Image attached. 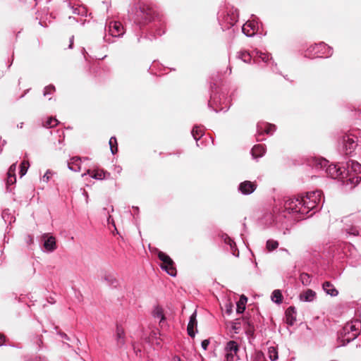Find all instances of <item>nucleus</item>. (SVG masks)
Wrapping results in <instances>:
<instances>
[{"label": "nucleus", "mask_w": 361, "mask_h": 361, "mask_svg": "<svg viewBox=\"0 0 361 361\" xmlns=\"http://www.w3.org/2000/svg\"><path fill=\"white\" fill-rule=\"evenodd\" d=\"M322 195V191L315 190L307 192L305 196L288 198L284 203V209L290 214H307L319 205Z\"/></svg>", "instance_id": "nucleus-1"}, {"label": "nucleus", "mask_w": 361, "mask_h": 361, "mask_svg": "<svg viewBox=\"0 0 361 361\" xmlns=\"http://www.w3.org/2000/svg\"><path fill=\"white\" fill-rule=\"evenodd\" d=\"M314 166L317 169L325 170L327 176L333 179H338L343 185L350 186L352 189L360 183V178L357 176L349 177V171H346L345 166L329 164V161L324 158H315Z\"/></svg>", "instance_id": "nucleus-2"}, {"label": "nucleus", "mask_w": 361, "mask_h": 361, "mask_svg": "<svg viewBox=\"0 0 361 361\" xmlns=\"http://www.w3.org/2000/svg\"><path fill=\"white\" fill-rule=\"evenodd\" d=\"M130 21L133 23H142L146 21L161 22L164 20V16L161 11L157 7L149 6L141 2L135 3L128 10Z\"/></svg>", "instance_id": "nucleus-3"}, {"label": "nucleus", "mask_w": 361, "mask_h": 361, "mask_svg": "<svg viewBox=\"0 0 361 361\" xmlns=\"http://www.w3.org/2000/svg\"><path fill=\"white\" fill-rule=\"evenodd\" d=\"M332 49L324 42L315 44L308 47L305 56L308 58L329 57L332 55Z\"/></svg>", "instance_id": "nucleus-4"}, {"label": "nucleus", "mask_w": 361, "mask_h": 361, "mask_svg": "<svg viewBox=\"0 0 361 361\" xmlns=\"http://www.w3.org/2000/svg\"><path fill=\"white\" fill-rule=\"evenodd\" d=\"M252 57H257L265 63H267L271 59V57H270L268 53H264L257 49L253 51L252 55L246 51H241L238 53V58L245 63H250Z\"/></svg>", "instance_id": "nucleus-5"}, {"label": "nucleus", "mask_w": 361, "mask_h": 361, "mask_svg": "<svg viewBox=\"0 0 361 361\" xmlns=\"http://www.w3.org/2000/svg\"><path fill=\"white\" fill-rule=\"evenodd\" d=\"M158 257L163 262L161 269L165 270L170 276H176V269L172 259L168 255L161 251L158 252Z\"/></svg>", "instance_id": "nucleus-6"}, {"label": "nucleus", "mask_w": 361, "mask_h": 361, "mask_svg": "<svg viewBox=\"0 0 361 361\" xmlns=\"http://www.w3.org/2000/svg\"><path fill=\"white\" fill-rule=\"evenodd\" d=\"M358 146V137L355 134H348L343 137V147L345 154H351Z\"/></svg>", "instance_id": "nucleus-7"}, {"label": "nucleus", "mask_w": 361, "mask_h": 361, "mask_svg": "<svg viewBox=\"0 0 361 361\" xmlns=\"http://www.w3.org/2000/svg\"><path fill=\"white\" fill-rule=\"evenodd\" d=\"M218 20L223 23H238L239 11L233 7L227 8L219 13Z\"/></svg>", "instance_id": "nucleus-8"}, {"label": "nucleus", "mask_w": 361, "mask_h": 361, "mask_svg": "<svg viewBox=\"0 0 361 361\" xmlns=\"http://www.w3.org/2000/svg\"><path fill=\"white\" fill-rule=\"evenodd\" d=\"M225 357L226 361H234L239 359L238 353L239 346L234 341H228L225 346Z\"/></svg>", "instance_id": "nucleus-9"}, {"label": "nucleus", "mask_w": 361, "mask_h": 361, "mask_svg": "<svg viewBox=\"0 0 361 361\" xmlns=\"http://www.w3.org/2000/svg\"><path fill=\"white\" fill-rule=\"evenodd\" d=\"M361 330V321L358 319L353 320L350 322L345 324L344 326V331H351L350 337L348 338V341L355 340L360 334Z\"/></svg>", "instance_id": "nucleus-10"}, {"label": "nucleus", "mask_w": 361, "mask_h": 361, "mask_svg": "<svg viewBox=\"0 0 361 361\" xmlns=\"http://www.w3.org/2000/svg\"><path fill=\"white\" fill-rule=\"evenodd\" d=\"M105 32L109 34V36L118 37L122 36L125 30L123 24H108L105 26Z\"/></svg>", "instance_id": "nucleus-11"}, {"label": "nucleus", "mask_w": 361, "mask_h": 361, "mask_svg": "<svg viewBox=\"0 0 361 361\" xmlns=\"http://www.w3.org/2000/svg\"><path fill=\"white\" fill-rule=\"evenodd\" d=\"M68 6L69 7V9L72 11V13L77 16H80L81 17L75 18V16H69V19L73 18L76 23H85L86 20L82 19V17L84 16H86L87 11L85 7L83 6H78L74 7L71 6L70 3L68 4Z\"/></svg>", "instance_id": "nucleus-12"}, {"label": "nucleus", "mask_w": 361, "mask_h": 361, "mask_svg": "<svg viewBox=\"0 0 361 361\" xmlns=\"http://www.w3.org/2000/svg\"><path fill=\"white\" fill-rule=\"evenodd\" d=\"M257 188L255 182L245 180L240 183L238 191L243 195H247L252 194Z\"/></svg>", "instance_id": "nucleus-13"}, {"label": "nucleus", "mask_w": 361, "mask_h": 361, "mask_svg": "<svg viewBox=\"0 0 361 361\" xmlns=\"http://www.w3.org/2000/svg\"><path fill=\"white\" fill-rule=\"evenodd\" d=\"M44 240L43 246L46 251L52 252L56 249V238L49 233H44L42 235Z\"/></svg>", "instance_id": "nucleus-14"}, {"label": "nucleus", "mask_w": 361, "mask_h": 361, "mask_svg": "<svg viewBox=\"0 0 361 361\" xmlns=\"http://www.w3.org/2000/svg\"><path fill=\"white\" fill-rule=\"evenodd\" d=\"M345 165L346 171H349V176L348 178L353 176L358 177L357 173L361 172V164L360 163L353 160H350ZM359 178H360V176Z\"/></svg>", "instance_id": "nucleus-15"}, {"label": "nucleus", "mask_w": 361, "mask_h": 361, "mask_svg": "<svg viewBox=\"0 0 361 361\" xmlns=\"http://www.w3.org/2000/svg\"><path fill=\"white\" fill-rule=\"evenodd\" d=\"M257 133L263 134L265 133L267 135H271L276 130V126L267 123H259L257 126Z\"/></svg>", "instance_id": "nucleus-16"}, {"label": "nucleus", "mask_w": 361, "mask_h": 361, "mask_svg": "<svg viewBox=\"0 0 361 361\" xmlns=\"http://www.w3.org/2000/svg\"><path fill=\"white\" fill-rule=\"evenodd\" d=\"M197 313L194 312L191 316L190 317V320L187 326V331L190 336L195 337V328H197Z\"/></svg>", "instance_id": "nucleus-17"}, {"label": "nucleus", "mask_w": 361, "mask_h": 361, "mask_svg": "<svg viewBox=\"0 0 361 361\" xmlns=\"http://www.w3.org/2000/svg\"><path fill=\"white\" fill-rule=\"evenodd\" d=\"M259 29V24H243L242 32L247 37H252Z\"/></svg>", "instance_id": "nucleus-18"}, {"label": "nucleus", "mask_w": 361, "mask_h": 361, "mask_svg": "<svg viewBox=\"0 0 361 361\" xmlns=\"http://www.w3.org/2000/svg\"><path fill=\"white\" fill-rule=\"evenodd\" d=\"M16 167H17L16 163H13L8 169V171L7 172V180H6L7 186L14 184L16 181Z\"/></svg>", "instance_id": "nucleus-19"}, {"label": "nucleus", "mask_w": 361, "mask_h": 361, "mask_svg": "<svg viewBox=\"0 0 361 361\" xmlns=\"http://www.w3.org/2000/svg\"><path fill=\"white\" fill-rule=\"evenodd\" d=\"M351 331H348V332L344 331V326L342 330L340 331L338 337V340L340 342L338 346H344L346 344L349 343L351 341H348V338L350 337Z\"/></svg>", "instance_id": "nucleus-20"}, {"label": "nucleus", "mask_w": 361, "mask_h": 361, "mask_svg": "<svg viewBox=\"0 0 361 361\" xmlns=\"http://www.w3.org/2000/svg\"><path fill=\"white\" fill-rule=\"evenodd\" d=\"M81 159L78 157H74L68 162V167L73 171H79L80 170Z\"/></svg>", "instance_id": "nucleus-21"}, {"label": "nucleus", "mask_w": 361, "mask_h": 361, "mask_svg": "<svg viewBox=\"0 0 361 361\" xmlns=\"http://www.w3.org/2000/svg\"><path fill=\"white\" fill-rule=\"evenodd\" d=\"M300 300L303 302H312L316 298V293L308 289L300 295Z\"/></svg>", "instance_id": "nucleus-22"}, {"label": "nucleus", "mask_w": 361, "mask_h": 361, "mask_svg": "<svg viewBox=\"0 0 361 361\" xmlns=\"http://www.w3.org/2000/svg\"><path fill=\"white\" fill-rule=\"evenodd\" d=\"M296 312L293 307H289L286 311V322L288 325H293L295 320Z\"/></svg>", "instance_id": "nucleus-23"}, {"label": "nucleus", "mask_w": 361, "mask_h": 361, "mask_svg": "<svg viewBox=\"0 0 361 361\" xmlns=\"http://www.w3.org/2000/svg\"><path fill=\"white\" fill-rule=\"evenodd\" d=\"M264 153L265 147L262 145H256L252 147L251 150V154L254 159H257L262 157Z\"/></svg>", "instance_id": "nucleus-24"}, {"label": "nucleus", "mask_w": 361, "mask_h": 361, "mask_svg": "<svg viewBox=\"0 0 361 361\" xmlns=\"http://www.w3.org/2000/svg\"><path fill=\"white\" fill-rule=\"evenodd\" d=\"M90 174L92 178L97 179V180H102L106 178V172L103 170H97V171H90L87 170V173H85L82 176H84L86 174Z\"/></svg>", "instance_id": "nucleus-25"}, {"label": "nucleus", "mask_w": 361, "mask_h": 361, "mask_svg": "<svg viewBox=\"0 0 361 361\" xmlns=\"http://www.w3.org/2000/svg\"><path fill=\"white\" fill-rule=\"evenodd\" d=\"M322 288L326 294L331 296H336L338 294V291L329 281H325L323 283Z\"/></svg>", "instance_id": "nucleus-26"}, {"label": "nucleus", "mask_w": 361, "mask_h": 361, "mask_svg": "<svg viewBox=\"0 0 361 361\" xmlns=\"http://www.w3.org/2000/svg\"><path fill=\"white\" fill-rule=\"evenodd\" d=\"M118 345H123L125 343V332L122 327L117 326L116 332Z\"/></svg>", "instance_id": "nucleus-27"}, {"label": "nucleus", "mask_w": 361, "mask_h": 361, "mask_svg": "<svg viewBox=\"0 0 361 361\" xmlns=\"http://www.w3.org/2000/svg\"><path fill=\"white\" fill-rule=\"evenodd\" d=\"M37 20H39V23H51L52 20V15L49 13L47 11H44L43 13H37Z\"/></svg>", "instance_id": "nucleus-28"}, {"label": "nucleus", "mask_w": 361, "mask_h": 361, "mask_svg": "<svg viewBox=\"0 0 361 361\" xmlns=\"http://www.w3.org/2000/svg\"><path fill=\"white\" fill-rule=\"evenodd\" d=\"M103 280L106 281L109 286H116L118 281L114 274L106 273L102 277Z\"/></svg>", "instance_id": "nucleus-29"}, {"label": "nucleus", "mask_w": 361, "mask_h": 361, "mask_svg": "<svg viewBox=\"0 0 361 361\" xmlns=\"http://www.w3.org/2000/svg\"><path fill=\"white\" fill-rule=\"evenodd\" d=\"M247 301V298L245 295H242L240 298V300H238V302L236 304V305H237V308H236L237 313L241 314V313H243L244 312V310L245 309V304H246Z\"/></svg>", "instance_id": "nucleus-30"}, {"label": "nucleus", "mask_w": 361, "mask_h": 361, "mask_svg": "<svg viewBox=\"0 0 361 361\" xmlns=\"http://www.w3.org/2000/svg\"><path fill=\"white\" fill-rule=\"evenodd\" d=\"M216 97H213L212 96L211 97V100L209 102V106L210 107H212L213 109L216 111V112H218L219 111H226L227 109H228V107L226 106V107H221L219 109H218V104H217V101L216 100Z\"/></svg>", "instance_id": "nucleus-31"}, {"label": "nucleus", "mask_w": 361, "mask_h": 361, "mask_svg": "<svg viewBox=\"0 0 361 361\" xmlns=\"http://www.w3.org/2000/svg\"><path fill=\"white\" fill-rule=\"evenodd\" d=\"M191 133L194 139L197 142V140L203 135V130L200 127L195 126L192 130ZM197 145L199 146L197 142Z\"/></svg>", "instance_id": "nucleus-32"}, {"label": "nucleus", "mask_w": 361, "mask_h": 361, "mask_svg": "<svg viewBox=\"0 0 361 361\" xmlns=\"http://www.w3.org/2000/svg\"><path fill=\"white\" fill-rule=\"evenodd\" d=\"M271 300L277 304L282 302V294L279 290H274L271 294Z\"/></svg>", "instance_id": "nucleus-33"}, {"label": "nucleus", "mask_w": 361, "mask_h": 361, "mask_svg": "<svg viewBox=\"0 0 361 361\" xmlns=\"http://www.w3.org/2000/svg\"><path fill=\"white\" fill-rule=\"evenodd\" d=\"M279 246V243L274 240H268L266 243V247L268 251L271 252L276 250Z\"/></svg>", "instance_id": "nucleus-34"}, {"label": "nucleus", "mask_w": 361, "mask_h": 361, "mask_svg": "<svg viewBox=\"0 0 361 361\" xmlns=\"http://www.w3.org/2000/svg\"><path fill=\"white\" fill-rule=\"evenodd\" d=\"M109 146L111 149V152L113 154L117 152V141L115 137H111L109 140Z\"/></svg>", "instance_id": "nucleus-35"}, {"label": "nucleus", "mask_w": 361, "mask_h": 361, "mask_svg": "<svg viewBox=\"0 0 361 361\" xmlns=\"http://www.w3.org/2000/svg\"><path fill=\"white\" fill-rule=\"evenodd\" d=\"M268 354L271 361H275L278 359V352L274 347L269 348Z\"/></svg>", "instance_id": "nucleus-36"}, {"label": "nucleus", "mask_w": 361, "mask_h": 361, "mask_svg": "<svg viewBox=\"0 0 361 361\" xmlns=\"http://www.w3.org/2000/svg\"><path fill=\"white\" fill-rule=\"evenodd\" d=\"M58 124L57 119L54 118H49L47 120V121L44 123V126L46 128H53Z\"/></svg>", "instance_id": "nucleus-37"}, {"label": "nucleus", "mask_w": 361, "mask_h": 361, "mask_svg": "<svg viewBox=\"0 0 361 361\" xmlns=\"http://www.w3.org/2000/svg\"><path fill=\"white\" fill-rule=\"evenodd\" d=\"M300 279L302 283L305 286H308L310 283V276L306 273H302L300 276Z\"/></svg>", "instance_id": "nucleus-38"}, {"label": "nucleus", "mask_w": 361, "mask_h": 361, "mask_svg": "<svg viewBox=\"0 0 361 361\" xmlns=\"http://www.w3.org/2000/svg\"><path fill=\"white\" fill-rule=\"evenodd\" d=\"M28 166H29V163L27 161H23L21 163L20 171V177H23V176L25 175V173H27V171Z\"/></svg>", "instance_id": "nucleus-39"}, {"label": "nucleus", "mask_w": 361, "mask_h": 361, "mask_svg": "<svg viewBox=\"0 0 361 361\" xmlns=\"http://www.w3.org/2000/svg\"><path fill=\"white\" fill-rule=\"evenodd\" d=\"M154 316L155 318L160 319V322L164 319V316L161 308H156L154 312Z\"/></svg>", "instance_id": "nucleus-40"}, {"label": "nucleus", "mask_w": 361, "mask_h": 361, "mask_svg": "<svg viewBox=\"0 0 361 361\" xmlns=\"http://www.w3.org/2000/svg\"><path fill=\"white\" fill-rule=\"evenodd\" d=\"M55 92V87L52 85H49L44 87V96L46 97L49 94H51Z\"/></svg>", "instance_id": "nucleus-41"}, {"label": "nucleus", "mask_w": 361, "mask_h": 361, "mask_svg": "<svg viewBox=\"0 0 361 361\" xmlns=\"http://www.w3.org/2000/svg\"><path fill=\"white\" fill-rule=\"evenodd\" d=\"M223 238L225 243L230 246L231 250H233V245L235 246V242L227 235H224Z\"/></svg>", "instance_id": "nucleus-42"}, {"label": "nucleus", "mask_w": 361, "mask_h": 361, "mask_svg": "<svg viewBox=\"0 0 361 361\" xmlns=\"http://www.w3.org/2000/svg\"><path fill=\"white\" fill-rule=\"evenodd\" d=\"M245 20L246 23H258V21L259 20V17H257L256 15H254V14H252L250 16V18L249 19H247V20Z\"/></svg>", "instance_id": "nucleus-43"}, {"label": "nucleus", "mask_w": 361, "mask_h": 361, "mask_svg": "<svg viewBox=\"0 0 361 361\" xmlns=\"http://www.w3.org/2000/svg\"><path fill=\"white\" fill-rule=\"evenodd\" d=\"M346 231H347V233L350 235H358V231L357 230L356 228H351L349 230L346 229Z\"/></svg>", "instance_id": "nucleus-44"}, {"label": "nucleus", "mask_w": 361, "mask_h": 361, "mask_svg": "<svg viewBox=\"0 0 361 361\" xmlns=\"http://www.w3.org/2000/svg\"><path fill=\"white\" fill-rule=\"evenodd\" d=\"M209 344V341L207 339H205L202 341L201 345L204 350H207Z\"/></svg>", "instance_id": "nucleus-45"}, {"label": "nucleus", "mask_w": 361, "mask_h": 361, "mask_svg": "<svg viewBox=\"0 0 361 361\" xmlns=\"http://www.w3.org/2000/svg\"><path fill=\"white\" fill-rule=\"evenodd\" d=\"M49 173H50L49 171H47L46 172V173L43 176V177H42V180H43L44 181H45V182H48V181H49V178H50Z\"/></svg>", "instance_id": "nucleus-46"}, {"label": "nucleus", "mask_w": 361, "mask_h": 361, "mask_svg": "<svg viewBox=\"0 0 361 361\" xmlns=\"http://www.w3.org/2000/svg\"><path fill=\"white\" fill-rule=\"evenodd\" d=\"M231 251L232 252V254L235 256V257H238V255H239V252L238 250H237L236 248V245H235V246L233 245V250H231Z\"/></svg>", "instance_id": "nucleus-47"}, {"label": "nucleus", "mask_w": 361, "mask_h": 361, "mask_svg": "<svg viewBox=\"0 0 361 361\" xmlns=\"http://www.w3.org/2000/svg\"><path fill=\"white\" fill-rule=\"evenodd\" d=\"M36 342L37 345H39V348L41 347V344L42 343V336L37 337Z\"/></svg>", "instance_id": "nucleus-48"}, {"label": "nucleus", "mask_w": 361, "mask_h": 361, "mask_svg": "<svg viewBox=\"0 0 361 361\" xmlns=\"http://www.w3.org/2000/svg\"><path fill=\"white\" fill-rule=\"evenodd\" d=\"M107 221H108V224H113L114 226V219H112L111 216V215H109L108 218H107Z\"/></svg>", "instance_id": "nucleus-49"}, {"label": "nucleus", "mask_w": 361, "mask_h": 361, "mask_svg": "<svg viewBox=\"0 0 361 361\" xmlns=\"http://www.w3.org/2000/svg\"><path fill=\"white\" fill-rule=\"evenodd\" d=\"M73 39H74V36H72V37L70 38V44H69V48H70V49H72V48H73Z\"/></svg>", "instance_id": "nucleus-50"}, {"label": "nucleus", "mask_w": 361, "mask_h": 361, "mask_svg": "<svg viewBox=\"0 0 361 361\" xmlns=\"http://www.w3.org/2000/svg\"><path fill=\"white\" fill-rule=\"evenodd\" d=\"M114 170H115L116 172L119 173H121L122 169L119 166H116L115 168H114Z\"/></svg>", "instance_id": "nucleus-51"}, {"label": "nucleus", "mask_w": 361, "mask_h": 361, "mask_svg": "<svg viewBox=\"0 0 361 361\" xmlns=\"http://www.w3.org/2000/svg\"><path fill=\"white\" fill-rule=\"evenodd\" d=\"M4 343V336L0 334V345H2Z\"/></svg>", "instance_id": "nucleus-52"}, {"label": "nucleus", "mask_w": 361, "mask_h": 361, "mask_svg": "<svg viewBox=\"0 0 361 361\" xmlns=\"http://www.w3.org/2000/svg\"><path fill=\"white\" fill-rule=\"evenodd\" d=\"M60 335H61V336L63 338H65V339H67V340H68V339H69V338H68V336H67L66 334H64V333H61V334H60Z\"/></svg>", "instance_id": "nucleus-53"}, {"label": "nucleus", "mask_w": 361, "mask_h": 361, "mask_svg": "<svg viewBox=\"0 0 361 361\" xmlns=\"http://www.w3.org/2000/svg\"><path fill=\"white\" fill-rule=\"evenodd\" d=\"M358 137V145H360L361 146V132L359 133V136Z\"/></svg>", "instance_id": "nucleus-54"}, {"label": "nucleus", "mask_w": 361, "mask_h": 361, "mask_svg": "<svg viewBox=\"0 0 361 361\" xmlns=\"http://www.w3.org/2000/svg\"><path fill=\"white\" fill-rule=\"evenodd\" d=\"M174 361H184V360H182L180 357H175Z\"/></svg>", "instance_id": "nucleus-55"}, {"label": "nucleus", "mask_w": 361, "mask_h": 361, "mask_svg": "<svg viewBox=\"0 0 361 361\" xmlns=\"http://www.w3.org/2000/svg\"><path fill=\"white\" fill-rule=\"evenodd\" d=\"M23 123H20V124H18L17 126H18V128H23Z\"/></svg>", "instance_id": "nucleus-56"}, {"label": "nucleus", "mask_w": 361, "mask_h": 361, "mask_svg": "<svg viewBox=\"0 0 361 361\" xmlns=\"http://www.w3.org/2000/svg\"><path fill=\"white\" fill-rule=\"evenodd\" d=\"M104 212H106L108 214H109L110 211L107 210L106 208H104Z\"/></svg>", "instance_id": "nucleus-57"}, {"label": "nucleus", "mask_w": 361, "mask_h": 361, "mask_svg": "<svg viewBox=\"0 0 361 361\" xmlns=\"http://www.w3.org/2000/svg\"><path fill=\"white\" fill-rule=\"evenodd\" d=\"M104 39H105L106 41H107V40H109V39H107V35H106L104 36Z\"/></svg>", "instance_id": "nucleus-58"}, {"label": "nucleus", "mask_w": 361, "mask_h": 361, "mask_svg": "<svg viewBox=\"0 0 361 361\" xmlns=\"http://www.w3.org/2000/svg\"><path fill=\"white\" fill-rule=\"evenodd\" d=\"M114 211V207L112 206H111V212H113Z\"/></svg>", "instance_id": "nucleus-59"}, {"label": "nucleus", "mask_w": 361, "mask_h": 361, "mask_svg": "<svg viewBox=\"0 0 361 361\" xmlns=\"http://www.w3.org/2000/svg\"><path fill=\"white\" fill-rule=\"evenodd\" d=\"M111 23H118V21H112Z\"/></svg>", "instance_id": "nucleus-60"}, {"label": "nucleus", "mask_w": 361, "mask_h": 361, "mask_svg": "<svg viewBox=\"0 0 361 361\" xmlns=\"http://www.w3.org/2000/svg\"><path fill=\"white\" fill-rule=\"evenodd\" d=\"M133 208H134V209H137V210L138 209V207H133Z\"/></svg>", "instance_id": "nucleus-61"}]
</instances>
